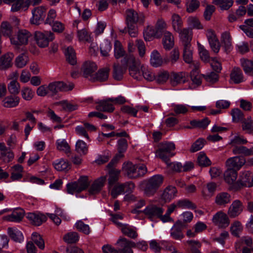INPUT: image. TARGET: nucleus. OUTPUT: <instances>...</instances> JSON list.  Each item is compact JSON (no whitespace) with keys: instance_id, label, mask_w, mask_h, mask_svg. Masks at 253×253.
<instances>
[{"instance_id":"f257e3e1","label":"nucleus","mask_w":253,"mask_h":253,"mask_svg":"<svg viewBox=\"0 0 253 253\" xmlns=\"http://www.w3.org/2000/svg\"><path fill=\"white\" fill-rule=\"evenodd\" d=\"M122 169L130 178H136L143 176L147 171L146 166L141 165L137 166L129 161L124 162Z\"/></svg>"},{"instance_id":"f03ea898","label":"nucleus","mask_w":253,"mask_h":253,"mask_svg":"<svg viewBox=\"0 0 253 253\" xmlns=\"http://www.w3.org/2000/svg\"><path fill=\"white\" fill-rule=\"evenodd\" d=\"M164 177L162 175L156 174L145 181V194L148 196L154 195L162 185Z\"/></svg>"},{"instance_id":"7ed1b4c3","label":"nucleus","mask_w":253,"mask_h":253,"mask_svg":"<svg viewBox=\"0 0 253 253\" xmlns=\"http://www.w3.org/2000/svg\"><path fill=\"white\" fill-rule=\"evenodd\" d=\"M125 61L128 66L130 75L137 80L142 79V71L140 70L141 66L139 60L136 59L132 55H128L124 57Z\"/></svg>"},{"instance_id":"20e7f679","label":"nucleus","mask_w":253,"mask_h":253,"mask_svg":"<svg viewBox=\"0 0 253 253\" xmlns=\"http://www.w3.org/2000/svg\"><path fill=\"white\" fill-rule=\"evenodd\" d=\"M107 167L108 169V175L101 176L93 182L88 190L89 195H94L99 193L103 186L107 178L109 188L111 186V162L108 164Z\"/></svg>"},{"instance_id":"39448f33","label":"nucleus","mask_w":253,"mask_h":253,"mask_svg":"<svg viewBox=\"0 0 253 253\" xmlns=\"http://www.w3.org/2000/svg\"><path fill=\"white\" fill-rule=\"evenodd\" d=\"M123 218V216L122 214H112V221H113L118 228L121 229L123 233L129 238L132 239L136 238L138 236L136 228L129 226L128 224H123L117 221L118 219H122Z\"/></svg>"},{"instance_id":"423d86ee","label":"nucleus","mask_w":253,"mask_h":253,"mask_svg":"<svg viewBox=\"0 0 253 253\" xmlns=\"http://www.w3.org/2000/svg\"><path fill=\"white\" fill-rule=\"evenodd\" d=\"M89 184L88 177L82 176L77 181L68 183L66 185L67 191L69 194H71L79 193L86 189Z\"/></svg>"},{"instance_id":"0eeeda50","label":"nucleus","mask_w":253,"mask_h":253,"mask_svg":"<svg viewBox=\"0 0 253 253\" xmlns=\"http://www.w3.org/2000/svg\"><path fill=\"white\" fill-rule=\"evenodd\" d=\"M35 39L38 46L43 48L47 46L49 42L54 40V35L50 31L44 33L36 31L35 33Z\"/></svg>"},{"instance_id":"6e6552de","label":"nucleus","mask_w":253,"mask_h":253,"mask_svg":"<svg viewBox=\"0 0 253 253\" xmlns=\"http://www.w3.org/2000/svg\"><path fill=\"white\" fill-rule=\"evenodd\" d=\"M252 186V173L250 171H244L240 173L238 183L235 184L234 187L238 190L243 187H250Z\"/></svg>"},{"instance_id":"1a4fd4ad","label":"nucleus","mask_w":253,"mask_h":253,"mask_svg":"<svg viewBox=\"0 0 253 253\" xmlns=\"http://www.w3.org/2000/svg\"><path fill=\"white\" fill-rule=\"evenodd\" d=\"M46 13V8L43 6L35 7L32 10V17L30 19L32 24L38 25L43 21Z\"/></svg>"},{"instance_id":"9d476101","label":"nucleus","mask_w":253,"mask_h":253,"mask_svg":"<svg viewBox=\"0 0 253 253\" xmlns=\"http://www.w3.org/2000/svg\"><path fill=\"white\" fill-rule=\"evenodd\" d=\"M31 37V34L28 30L21 29L18 31L15 37L10 38V42L12 44L16 45L26 44Z\"/></svg>"},{"instance_id":"9b49d317","label":"nucleus","mask_w":253,"mask_h":253,"mask_svg":"<svg viewBox=\"0 0 253 253\" xmlns=\"http://www.w3.org/2000/svg\"><path fill=\"white\" fill-rule=\"evenodd\" d=\"M74 87L73 84H70L68 86L63 82H54L50 83L48 86V90L51 93L52 95H54L59 91H65L72 90Z\"/></svg>"},{"instance_id":"f8f14e48","label":"nucleus","mask_w":253,"mask_h":253,"mask_svg":"<svg viewBox=\"0 0 253 253\" xmlns=\"http://www.w3.org/2000/svg\"><path fill=\"white\" fill-rule=\"evenodd\" d=\"M164 210L160 206L155 205H149L143 210V212L151 220L161 216L164 212Z\"/></svg>"},{"instance_id":"ddd939ff","label":"nucleus","mask_w":253,"mask_h":253,"mask_svg":"<svg viewBox=\"0 0 253 253\" xmlns=\"http://www.w3.org/2000/svg\"><path fill=\"white\" fill-rule=\"evenodd\" d=\"M126 19L127 26H132L137 22H143V16L133 9H128L126 11Z\"/></svg>"},{"instance_id":"4468645a","label":"nucleus","mask_w":253,"mask_h":253,"mask_svg":"<svg viewBox=\"0 0 253 253\" xmlns=\"http://www.w3.org/2000/svg\"><path fill=\"white\" fill-rule=\"evenodd\" d=\"M206 36L212 51L217 53L220 48V44L215 32L211 29H209Z\"/></svg>"},{"instance_id":"2eb2a0df","label":"nucleus","mask_w":253,"mask_h":253,"mask_svg":"<svg viewBox=\"0 0 253 253\" xmlns=\"http://www.w3.org/2000/svg\"><path fill=\"white\" fill-rule=\"evenodd\" d=\"M212 221L214 224L220 228H226L230 223L227 214L221 211L216 212L213 216Z\"/></svg>"},{"instance_id":"dca6fc26","label":"nucleus","mask_w":253,"mask_h":253,"mask_svg":"<svg viewBox=\"0 0 253 253\" xmlns=\"http://www.w3.org/2000/svg\"><path fill=\"white\" fill-rule=\"evenodd\" d=\"M246 163L245 159L241 156H235L228 159L226 162L227 169H232L237 171Z\"/></svg>"},{"instance_id":"f3484780","label":"nucleus","mask_w":253,"mask_h":253,"mask_svg":"<svg viewBox=\"0 0 253 253\" xmlns=\"http://www.w3.org/2000/svg\"><path fill=\"white\" fill-rule=\"evenodd\" d=\"M117 244L120 247V253H133L132 248L135 247V243L125 238L118 239Z\"/></svg>"},{"instance_id":"a211bd4d","label":"nucleus","mask_w":253,"mask_h":253,"mask_svg":"<svg viewBox=\"0 0 253 253\" xmlns=\"http://www.w3.org/2000/svg\"><path fill=\"white\" fill-rule=\"evenodd\" d=\"M225 181L230 185V188L231 190L236 191L234 188L235 184L238 183V180L236 181L237 177V172L235 169H227L224 174Z\"/></svg>"},{"instance_id":"6ab92c4d","label":"nucleus","mask_w":253,"mask_h":253,"mask_svg":"<svg viewBox=\"0 0 253 253\" xmlns=\"http://www.w3.org/2000/svg\"><path fill=\"white\" fill-rule=\"evenodd\" d=\"M26 217L31 223L35 226H40L46 221V217L43 214L39 212H29Z\"/></svg>"},{"instance_id":"aec40b11","label":"nucleus","mask_w":253,"mask_h":253,"mask_svg":"<svg viewBox=\"0 0 253 253\" xmlns=\"http://www.w3.org/2000/svg\"><path fill=\"white\" fill-rule=\"evenodd\" d=\"M243 209L244 206L242 202L239 200H236L230 205L228 214L231 217H235L243 211Z\"/></svg>"},{"instance_id":"412c9836","label":"nucleus","mask_w":253,"mask_h":253,"mask_svg":"<svg viewBox=\"0 0 253 253\" xmlns=\"http://www.w3.org/2000/svg\"><path fill=\"white\" fill-rule=\"evenodd\" d=\"M220 41L226 53L230 52L233 49V45L232 38L229 32L225 31L222 33L221 35Z\"/></svg>"},{"instance_id":"4be33fe9","label":"nucleus","mask_w":253,"mask_h":253,"mask_svg":"<svg viewBox=\"0 0 253 253\" xmlns=\"http://www.w3.org/2000/svg\"><path fill=\"white\" fill-rule=\"evenodd\" d=\"M183 225L181 222H176L170 230V236L175 240H181L184 237L182 232Z\"/></svg>"},{"instance_id":"5701e85b","label":"nucleus","mask_w":253,"mask_h":253,"mask_svg":"<svg viewBox=\"0 0 253 253\" xmlns=\"http://www.w3.org/2000/svg\"><path fill=\"white\" fill-rule=\"evenodd\" d=\"M164 62L160 53L157 50H153L150 54V63L151 65L153 67L157 68L161 66Z\"/></svg>"},{"instance_id":"b1692460","label":"nucleus","mask_w":253,"mask_h":253,"mask_svg":"<svg viewBox=\"0 0 253 253\" xmlns=\"http://www.w3.org/2000/svg\"><path fill=\"white\" fill-rule=\"evenodd\" d=\"M97 69V66L95 63L87 61L85 62L82 67V71L83 76L85 78H88Z\"/></svg>"},{"instance_id":"393cba45","label":"nucleus","mask_w":253,"mask_h":253,"mask_svg":"<svg viewBox=\"0 0 253 253\" xmlns=\"http://www.w3.org/2000/svg\"><path fill=\"white\" fill-rule=\"evenodd\" d=\"M231 201V195L227 192L218 193L215 198V203L220 206H224Z\"/></svg>"},{"instance_id":"a878e982","label":"nucleus","mask_w":253,"mask_h":253,"mask_svg":"<svg viewBox=\"0 0 253 253\" xmlns=\"http://www.w3.org/2000/svg\"><path fill=\"white\" fill-rule=\"evenodd\" d=\"M25 213L22 209H17L13 211L9 215L5 216L6 220L11 222H19L22 220Z\"/></svg>"},{"instance_id":"bb28decb","label":"nucleus","mask_w":253,"mask_h":253,"mask_svg":"<svg viewBox=\"0 0 253 253\" xmlns=\"http://www.w3.org/2000/svg\"><path fill=\"white\" fill-rule=\"evenodd\" d=\"M14 57L12 53H7L0 57V69L5 70L12 65V60Z\"/></svg>"},{"instance_id":"cd10ccee","label":"nucleus","mask_w":253,"mask_h":253,"mask_svg":"<svg viewBox=\"0 0 253 253\" xmlns=\"http://www.w3.org/2000/svg\"><path fill=\"white\" fill-rule=\"evenodd\" d=\"M179 36L182 42L183 46L190 45V42L192 40V31L188 28L180 29Z\"/></svg>"},{"instance_id":"c85d7f7f","label":"nucleus","mask_w":253,"mask_h":253,"mask_svg":"<svg viewBox=\"0 0 253 253\" xmlns=\"http://www.w3.org/2000/svg\"><path fill=\"white\" fill-rule=\"evenodd\" d=\"M162 35L161 31L156 27L148 26L144 33V38L145 41H150L153 38H159Z\"/></svg>"},{"instance_id":"c756f323","label":"nucleus","mask_w":253,"mask_h":253,"mask_svg":"<svg viewBox=\"0 0 253 253\" xmlns=\"http://www.w3.org/2000/svg\"><path fill=\"white\" fill-rule=\"evenodd\" d=\"M210 121L207 118H204L201 120H194L190 121L191 126H187L186 128L192 129L194 128H206L209 125Z\"/></svg>"},{"instance_id":"7c9ffc66","label":"nucleus","mask_w":253,"mask_h":253,"mask_svg":"<svg viewBox=\"0 0 253 253\" xmlns=\"http://www.w3.org/2000/svg\"><path fill=\"white\" fill-rule=\"evenodd\" d=\"M163 44L164 48L167 50L171 49L174 45V38L172 34L169 31L164 32Z\"/></svg>"},{"instance_id":"2f4dec72","label":"nucleus","mask_w":253,"mask_h":253,"mask_svg":"<svg viewBox=\"0 0 253 253\" xmlns=\"http://www.w3.org/2000/svg\"><path fill=\"white\" fill-rule=\"evenodd\" d=\"M230 76L231 81L235 84H239L244 81L243 74L239 68H234Z\"/></svg>"},{"instance_id":"473e14b6","label":"nucleus","mask_w":253,"mask_h":253,"mask_svg":"<svg viewBox=\"0 0 253 253\" xmlns=\"http://www.w3.org/2000/svg\"><path fill=\"white\" fill-rule=\"evenodd\" d=\"M177 190L175 187L172 186H168L164 191L162 198L166 202L170 201L175 196Z\"/></svg>"},{"instance_id":"72a5a7b5","label":"nucleus","mask_w":253,"mask_h":253,"mask_svg":"<svg viewBox=\"0 0 253 253\" xmlns=\"http://www.w3.org/2000/svg\"><path fill=\"white\" fill-rule=\"evenodd\" d=\"M7 233L12 240L16 242H21L24 237L22 232L17 228L9 227L7 229Z\"/></svg>"},{"instance_id":"f704fd0d","label":"nucleus","mask_w":253,"mask_h":253,"mask_svg":"<svg viewBox=\"0 0 253 253\" xmlns=\"http://www.w3.org/2000/svg\"><path fill=\"white\" fill-rule=\"evenodd\" d=\"M95 108L99 111L110 112L111 111V98L101 100L96 102Z\"/></svg>"},{"instance_id":"c9c22d12","label":"nucleus","mask_w":253,"mask_h":253,"mask_svg":"<svg viewBox=\"0 0 253 253\" xmlns=\"http://www.w3.org/2000/svg\"><path fill=\"white\" fill-rule=\"evenodd\" d=\"M19 100L20 98L18 96H8L3 100V105L7 108L14 107L18 105Z\"/></svg>"},{"instance_id":"e433bc0d","label":"nucleus","mask_w":253,"mask_h":253,"mask_svg":"<svg viewBox=\"0 0 253 253\" xmlns=\"http://www.w3.org/2000/svg\"><path fill=\"white\" fill-rule=\"evenodd\" d=\"M11 170L10 178L12 181L19 180L22 177L23 168L21 165H15L11 168Z\"/></svg>"},{"instance_id":"4c0bfd02","label":"nucleus","mask_w":253,"mask_h":253,"mask_svg":"<svg viewBox=\"0 0 253 253\" xmlns=\"http://www.w3.org/2000/svg\"><path fill=\"white\" fill-rule=\"evenodd\" d=\"M77 37L80 42L90 43L93 41L91 34L85 29H83L77 31Z\"/></svg>"},{"instance_id":"58836bf2","label":"nucleus","mask_w":253,"mask_h":253,"mask_svg":"<svg viewBox=\"0 0 253 253\" xmlns=\"http://www.w3.org/2000/svg\"><path fill=\"white\" fill-rule=\"evenodd\" d=\"M240 62L245 74L253 76V61L242 58L241 59Z\"/></svg>"},{"instance_id":"ea45409f","label":"nucleus","mask_w":253,"mask_h":253,"mask_svg":"<svg viewBox=\"0 0 253 253\" xmlns=\"http://www.w3.org/2000/svg\"><path fill=\"white\" fill-rule=\"evenodd\" d=\"M216 185L214 182H210L207 184L206 186L203 188L202 194L203 196L207 199L211 197L215 191Z\"/></svg>"},{"instance_id":"a19ab883","label":"nucleus","mask_w":253,"mask_h":253,"mask_svg":"<svg viewBox=\"0 0 253 253\" xmlns=\"http://www.w3.org/2000/svg\"><path fill=\"white\" fill-rule=\"evenodd\" d=\"M185 75L184 72L173 73L170 77V83L173 86L183 83L185 82Z\"/></svg>"},{"instance_id":"79ce46f5","label":"nucleus","mask_w":253,"mask_h":253,"mask_svg":"<svg viewBox=\"0 0 253 253\" xmlns=\"http://www.w3.org/2000/svg\"><path fill=\"white\" fill-rule=\"evenodd\" d=\"M65 55L68 62L72 65L77 63V58L75 51L71 46L68 47L65 51Z\"/></svg>"},{"instance_id":"37998d69","label":"nucleus","mask_w":253,"mask_h":253,"mask_svg":"<svg viewBox=\"0 0 253 253\" xmlns=\"http://www.w3.org/2000/svg\"><path fill=\"white\" fill-rule=\"evenodd\" d=\"M171 24L175 32H179L183 26V21L181 17L177 14L173 13L171 18Z\"/></svg>"},{"instance_id":"c03bdc74","label":"nucleus","mask_w":253,"mask_h":253,"mask_svg":"<svg viewBox=\"0 0 253 253\" xmlns=\"http://www.w3.org/2000/svg\"><path fill=\"white\" fill-rule=\"evenodd\" d=\"M178 208L181 209H191L194 210L196 208V206L190 200L184 199L176 201Z\"/></svg>"},{"instance_id":"a18cd8bd","label":"nucleus","mask_w":253,"mask_h":253,"mask_svg":"<svg viewBox=\"0 0 253 253\" xmlns=\"http://www.w3.org/2000/svg\"><path fill=\"white\" fill-rule=\"evenodd\" d=\"M0 31L3 36L8 37L10 39L12 38L13 28L9 22L7 21L2 22L0 25Z\"/></svg>"},{"instance_id":"49530a36","label":"nucleus","mask_w":253,"mask_h":253,"mask_svg":"<svg viewBox=\"0 0 253 253\" xmlns=\"http://www.w3.org/2000/svg\"><path fill=\"white\" fill-rule=\"evenodd\" d=\"M158 146L161 147V150H164L171 157L174 155V153L172 152L175 148V145L173 142H162L160 143Z\"/></svg>"},{"instance_id":"de8ad7c7","label":"nucleus","mask_w":253,"mask_h":253,"mask_svg":"<svg viewBox=\"0 0 253 253\" xmlns=\"http://www.w3.org/2000/svg\"><path fill=\"white\" fill-rule=\"evenodd\" d=\"M212 3L219 7L221 10H228L233 4V1L232 0H213Z\"/></svg>"},{"instance_id":"09e8293b","label":"nucleus","mask_w":253,"mask_h":253,"mask_svg":"<svg viewBox=\"0 0 253 253\" xmlns=\"http://www.w3.org/2000/svg\"><path fill=\"white\" fill-rule=\"evenodd\" d=\"M63 239L67 244H73L76 243L79 239L78 233L76 232H70L65 234Z\"/></svg>"},{"instance_id":"8fccbe9b","label":"nucleus","mask_w":253,"mask_h":253,"mask_svg":"<svg viewBox=\"0 0 253 253\" xmlns=\"http://www.w3.org/2000/svg\"><path fill=\"white\" fill-rule=\"evenodd\" d=\"M110 69L108 67L103 68L100 69L96 74L95 78L96 80L100 82L106 81L109 77Z\"/></svg>"},{"instance_id":"3c124183","label":"nucleus","mask_w":253,"mask_h":253,"mask_svg":"<svg viewBox=\"0 0 253 253\" xmlns=\"http://www.w3.org/2000/svg\"><path fill=\"white\" fill-rule=\"evenodd\" d=\"M125 50L121 42L116 40L114 42V56L118 59L125 55Z\"/></svg>"},{"instance_id":"603ef678","label":"nucleus","mask_w":253,"mask_h":253,"mask_svg":"<svg viewBox=\"0 0 253 253\" xmlns=\"http://www.w3.org/2000/svg\"><path fill=\"white\" fill-rule=\"evenodd\" d=\"M100 49L101 54L103 56H109L111 50L110 41L108 40H105L100 44Z\"/></svg>"},{"instance_id":"864d4df0","label":"nucleus","mask_w":253,"mask_h":253,"mask_svg":"<svg viewBox=\"0 0 253 253\" xmlns=\"http://www.w3.org/2000/svg\"><path fill=\"white\" fill-rule=\"evenodd\" d=\"M124 194V189H123L122 183H112V198H115L118 195Z\"/></svg>"},{"instance_id":"5fc2aeb1","label":"nucleus","mask_w":253,"mask_h":253,"mask_svg":"<svg viewBox=\"0 0 253 253\" xmlns=\"http://www.w3.org/2000/svg\"><path fill=\"white\" fill-rule=\"evenodd\" d=\"M28 61V56L25 53H22L16 58L15 65L17 67L21 68L27 64Z\"/></svg>"},{"instance_id":"6e6d98bb","label":"nucleus","mask_w":253,"mask_h":253,"mask_svg":"<svg viewBox=\"0 0 253 253\" xmlns=\"http://www.w3.org/2000/svg\"><path fill=\"white\" fill-rule=\"evenodd\" d=\"M31 239L32 242L36 244L40 249L43 250L44 248V242L39 233L34 232L32 234Z\"/></svg>"},{"instance_id":"4d7b16f0","label":"nucleus","mask_w":253,"mask_h":253,"mask_svg":"<svg viewBox=\"0 0 253 253\" xmlns=\"http://www.w3.org/2000/svg\"><path fill=\"white\" fill-rule=\"evenodd\" d=\"M54 166L55 169L58 171L68 170L70 169L69 162L63 159H61L55 162Z\"/></svg>"},{"instance_id":"13d9d810","label":"nucleus","mask_w":253,"mask_h":253,"mask_svg":"<svg viewBox=\"0 0 253 253\" xmlns=\"http://www.w3.org/2000/svg\"><path fill=\"white\" fill-rule=\"evenodd\" d=\"M197 162L199 165L202 167H207L211 164L210 160L203 152H201L198 154Z\"/></svg>"},{"instance_id":"bf43d9fd","label":"nucleus","mask_w":253,"mask_h":253,"mask_svg":"<svg viewBox=\"0 0 253 253\" xmlns=\"http://www.w3.org/2000/svg\"><path fill=\"white\" fill-rule=\"evenodd\" d=\"M20 85L19 83L16 80H13L8 84L9 92L14 95H16L20 91Z\"/></svg>"},{"instance_id":"052dcab7","label":"nucleus","mask_w":253,"mask_h":253,"mask_svg":"<svg viewBox=\"0 0 253 253\" xmlns=\"http://www.w3.org/2000/svg\"><path fill=\"white\" fill-rule=\"evenodd\" d=\"M124 73V70L121 66L118 64H114L113 76L115 80L117 81L122 80Z\"/></svg>"},{"instance_id":"680f3d73","label":"nucleus","mask_w":253,"mask_h":253,"mask_svg":"<svg viewBox=\"0 0 253 253\" xmlns=\"http://www.w3.org/2000/svg\"><path fill=\"white\" fill-rule=\"evenodd\" d=\"M231 115L232 117L233 122L238 123L242 121L244 119V114L243 112L238 108H235L231 110Z\"/></svg>"},{"instance_id":"e2e57ef3","label":"nucleus","mask_w":253,"mask_h":253,"mask_svg":"<svg viewBox=\"0 0 253 253\" xmlns=\"http://www.w3.org/2000/svg\"><path fill=\"white\" fill-rule=\"evenodd\" d=\"M198 51L201 59L204 62H208L210 61V56L209 51L205 48V47L199 43H198Z\"/></svg>"},{"instance_id":"0e129e2a","label":"nucleus","mask_w":253,"mask_h":253,"mask_svg":"<svg viewBox=\"0 0 253 253\" xmlns=\"http://www.w3.org/2000/svg\"><path fill=\"white\" fill-rule=\"evenodd\" d=\"M76 151L80 154L85 155L88 152V147L84 141L79 140L76 144Z\"/></svg>"},{"instance_id":"69168bd1","label":"nucleus","mask_w":253,"mask_h":253,"mask_svg":"<svg viewBox=\"0 0 253 253\" xmlns=\"http://www.w3.org/2000/svg\"><path fill=\"white\" fill-rule=\"evenodd\" d=\"M243 230L241 223L239 221H234L230 227L231 232L235 236L238 237Z\"/></svg>"},{"instance_id":"338daca9","label":"nucleus","mask_w":253,"mask_h":253,"mask_svg":"<svg viewBox=\"0 0 253 253\" xmlns=\"http://www.w3.org/2000/svg\"><path fill=\"white\" fill-rule=\"evenodd\" d=\"M187 11L191 13L195 11L200 5V2L197 0H186Z\"/></svg>"},{"instance_id":"774afa93","label":"nucleus","mask_w":253,"mask_h":253,"mask_svg":"<svg viewBox=\"0 0 253 253\" xmlns=\"http://www.w3.org/2000/svg\"><path fill=\"white\" fill-rule=\"evenodd\" d=\"M35 94L34 91L29 87H24L21 90V95L22 98L27 100H31Z\"/></svg>"}]
</instances>
